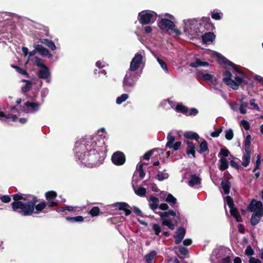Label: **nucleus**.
<instances>
[{
    "instance_id": "nucleus-42",
    "label": "nucleus",
    "mask_w": 263,
    "mask_h": 263,
    "mask_svg": "<svg viewBox=\"0 0 263 263\" xmlns=\"http://www.w3.org/2000/svg\"><path fill=\"white\" fill-rule=\"evenodd\" d=\"M32 61L33 62L34 64L37 66V67L42 68L44 66H46L43 63V60L37 57H34Z\"/></svg>"
},
{
    "instance_id": "nucleus-33",
    "label": "nucleus",
    "mask_w": 263,
    "mask_h": 263,
    "mask_svg": "<svg viewBox=\"0 0 263 263\" xmlns=\"http://www.w3.org/2000/svg\"><path fill=\"white\" fill-rule=\"evenodd\" d=\"M183 136L187 139L198 140L199 138V136L198 134L191 131L185 132Z\"/></svg>"
},
{
    "instance_id": "nucleus-48",
    "label": "nucleus",
    "mask_w": 263,
    "mask_h": 263,
    "mask_svg": "<svg viewBox=\"0 0 263 263\" xmlns=\"http://www.w3.org/2000/svg\"><path fill=\"white\" fill-rule=\"evenodd\" d=\"M135 192L137 195L142 197L145 195L146 190L144 187H139L136 190H135Z\"/></svg>"
},
{
    "instance_id": "nucleus-59",
    "label": "nucleus",
    "mask_w": 263,
    "mask_h": 263,
    "mask_svg": "<svg viewBox=\"0 0 263 263\" xmlns=\"http://www.w3.org/2000/svg\"><path fill=\"white\" fill-rule=\"evenodd\" d=\"M26 81V84L25 85H24L22 88V90L23 92H26L27 91H28L29 90H30V88L31 87V83L29 81Z\"/></svg>"
},
{
    "instance_id": "nucleus-18",
    "label": "nucleus",
    "mask_w": 263,
    "mask_h": 263,
    "mask_svg": "<svg viewBox=\"0 0 263 263\" xmlns=\"http://www.w3.org/2000/svg\"><path fill=\"white\" fill-rule=\"evenodd\" d=\"M242 83H247V82H245V80H243L242 78H240L238 76L235 77V80H232L230 87L234 90H237L239 86Z\"/></svg>"
},
{
    "instance_id": "nucleus-19",
    "label": "nucleus",
    "mask_w": 263,
    "mask_h": 263,
    "mask_svg": "<svg viewBox=\"0 0 263 263\" xmlns=\"http://www.w3.org/2000/svg\"><path fill=\"white\" fill-rule=\"evenodd\" d=\"M198 75L202 78L205 81H210L213 84L216 83V78L211 74L204 73L203 72L199 71L198 72Z\"/></svg>"
},
{
    "instance_id": "nucleus-56",
    "label": "nucleus",
    "mask_w": 263,
    "mask_h": 263,
    "mask_svg": "<svg viewBox=\"0 0 263 263\" xmlns=\"http://www.w3.org/2000/svg\"><path fill=\"white\" fill-rule=\"evenodd\" d=\"M230 155L229 151L226 148H222L220 149L219 155H221L224 157H227Z\"/></svg>"
},
{
    "instance_id": "nucleus-20",
    "label": "nucleus",
    "mask_w": 263,
    "mask_h": 263,
    "mask_svg": "<svg viewBox=\"0 0 263 263\" xmlns=\"http://www.w3.org/2000/svg\"><path fill=\"white\" fill-rule=\"evenodd\" d=\"M263 216V213L259 212H254L251 218V223L252 226H256L260 221Z\"/></svg>"
},
{
    "instance_id": "nucleus-7",
    "label": "nucleus",
    "mask_w": 263,
    "mask_h": 263,
    "mask_svg": "<svg viewBox=\"0 0 263 263\" xmlns=\"http://www.w3.org/2000/svg\"><path fill=\"white\" fill-rule=\"evenodd\" d=\"M88 144L87 146L83 144H79V145H77L75 147L76 156L82 164V161H84V160L88 159V155H87V152H88Z\"/></svg>"
},
{
    "instance_id": "nucleus-1",
    "label": "nucleus",
    "mask_w": 263,
    "mask_h": 263,
    "mask_svg": "<svg viewBox=\"0 0 263 263\" xmlns=\"http://www.w3.org/2000/svg\"><path fill=\"white\" fill-rule=\"evenodd\" d=\"M97 146V142L95 141L92 142V144L89 146L92 147V149L88 150V152H87L88 155V159L84 160V161H82V164L86 166L89 167H92L96 166L98 164H100L99 162V158H100L99 153L95 148Z\"/></svg>"
},
{
    "instance_id": "nucleus-4",
    "label": "nucleus",
    "mask_w": 263,
    "mask_h": 263,
    "mask_svg": "<svg viewBox=\"0 0 263 263\" xmlns=\"http://www.w3.org/2000/svg\"><path fill=\"white\" fill-rule=\"evenodd\" d=\"M157 13L151 10H143L138 13V21L142 25L153 23L157 18Z\"/></svg>"
},
{
    "instance_id": "nucleus-5",
    "label": "nucleus",
    "mask_w": 263,
    "mask_h": 263,
    "mask_svg": "<svg viewBox=\"0 0 263 263\" xmlns=\"http://www.w3.org/2000/svg\"><path fill=\"white\" fill-rule=\"evenodd\" d=\"M137 79V75L136 72L131 71L127 72L123 81V87L124 90L127 92L130 91L132 88L135 86Z\"/></svg>"
},
{
    "instance_id": "nucleus-43",
    "label": "nucleus",
    "mask_w": 263,
    "mask_h": 263,
    "mask_svg": "<svg viewBox=\"0 0 263 263\" xmlns=\"http://www.w3.org/2000/svg\"><path fill=\"white\" fill-rule=\"evenodd\" d=\"M165 200L170 204H175L177 203V199L170 193L167 194Z\"/></svg>"
},
{
    "instance_id": "nucleus-27",
    "label": "nucleus",
    "mask_w": 263,
    "mask_h": 263,
    "mask_svg": "<svg viewBox=\"0 0 263 263\" xmlns=\"http://www.w3.org/2000/svg\"><path fill=\"white\" fill-rule=\"evenodd\" d=\"M187 145L186 148V154L187 155H192L194 158H195V144L191 141H184Z\"/></svg>"
},
{
    "instance_id": "nucleus-26",
    "label": "nucleus",
    "mask_w": 263,
    "mask_h": 263,
    "mask_svg": "<svg viewBox=\"0 0 263 263\" xmlns=\"http://www.w3.org/2000/svg\"><path fill=\"white\" fill-rule=\"evenodd\" d=\"M245 154L242 156L243 162L241 163V165L244 167H247L249 165L250 162V158L251 155V150H245Z\"/></svg>"
},
{
    "instance_id": "nucleus-40",
    "label": "nucleus",
    "mask_w": 263,
    "mask_h": 263,
    "mask_svg": "<svg viewBox=\"0 0 263 263\" xmlns=\"http://www.w3.org/2000/svg\"><path fill=\"white\" fill-rule=\"evenodd\" d=\"M66 220L67 221L73 223V222H81L84 221V218L82 216H78L76 217H66Z\"/></svg>"
},
{
    "instance_id": "nucleus-62",
    "label": "nucleus",
    "mask_w": 263,
    "mask_h": 263,
    "mask_svg": "<svg viewBox=\"0 0 263 263\" xmlns=\"http://www.w3.org/2000/svg\"><path fill=\"white\" fill-rule=\"evenodd\" d=\"M1 200L4 203H9L11 201V197L9 195H3L0 197Z\"/></svg>"
},
{
    "instance_id": "nucleus-21",
    "label": "nucleus",
    "mask_w": 263,
    "mask_h": 263,
    "mask_svg": "<svg viewBox=\"0 0 263 263\" xmlns=\"http://www.w3.org/2000/svg\"><path fill=\"white\" fill-rule=\"evenodd\" d=\"M216 36L212 32H209L204 33L202 36V40L204 43H208L209 42H212L215 39Z\"/></svg>"
},
{
    "instance_id": "nucleus-12",
    "label": "nucleus",
    "mask_w": 263,
    "mask_h": 263,
    "mask_svg": "<svg viewBox=\"0 0 263 263\" xmlns=\"http://www.w3.org/2000/svg\"><path fill=\"white\" fill-rule=\"evenodd\" d=\"M167 142L166 144V147L169 148H173L174 151H177L181 145V142L177 141L174 143L175 141V137L172 135V133L170 132L167 136Z\"/></svg>"
},
{
    "instance_id": "nucleus-28",
    "label": "nucleus",
    "mask_w": 263,
    "mask_h": 263,
    "mask_svg": "<svg viewBox=\"0 0 263 263\" xmlns=\"http://www.w3.org/2000/svg\"><path fill=\"white\" fill-rule=\"evenodd\" d=\"M221 185L224 193L226 195H228L230 193L231 182L229 180H222L221 182Z\"/></svg>"
},
{
    "instance_id": "nucleus-64",
    "label": "nucleus",
    "mask_w": 263,
    "mask_h": 263,
    "mask_svg": "<svg viewBox=\"0 0 263 263\" xmlns=\"http://www.w3.org/2000/svg\"><path fill=\"white\" fill-rule=\"evenodd\" d=\"M154 153V150L152 149V150H150L149 151H148L147 152H146L143 156V159L144 160H149L151 158V157L152 156V154H153Z\"/></svg>"
},
{
    "instance_id": "nucleus-24",
    "label": "nucleus",
    "mask_w": 263,
    "mask_h": 263,
    "mask_svg": "<svg viewBox=\"0 0 263 263\" xmlns=\"http://www.w3.org/2000/svg\"><path fill=\"white\" fill-rule=\"evenodd\" d=\"M37 52L41 55L48 56L49 58L52 57V55L50 53L48 49L45 48L41 45H36Z\"/></svg>"
},
{
    "instance_id": "nucleus-63",
    "label": "nucleus",
    "mask_w": 263,
    "mask_h": 263,
    "mask_svg": "<svg viewBox=\"0 0 263 263\" xmlns=\"http://www.w3.org/2000/svg\"><path fill=\"white\" fill-rule=\"evenodd\" d=\"M179 251L180 254H181L182 255H186L189 254L188 249L184 247H182V246L180 247L179 248Z\"/></svg>"
},
{
    "instance_id": "nucleus-50",
    "label": "nucleus",
    "mask_w": 263,
    "mask_h": 263,
    "mask_svg": "<svg viewBox=\"0 0 263 263\" xmlns=\"http://www.w3.org/2000/svg\"><path fill=\"white\" fill-rule=\"evenodd\" d=\"M157 179L159 181H162L164 179H166L168 177L167 173H163L161 172H159L157 175Z\"/></svg>"
},
{
    "instance_id": "nucleus-52",
    "label": "nucleus",
    "mask_w": 263,
    "mask_h": 263,
    "mask_svg": "<svg viewBox=\"0 0 263 263\" xmlns=\"http://www.w3.org/2000/svg\"><path fill=\"white\" fill-rule=\"evenodd\" d=\"M260 164H261V155H260V154H258L257 156V160L255 162V168L253 169V172H255L257 170L259 169Z\"/></svg>"
},
{
    "instance_id": "nucleus-23",
    "label": "nucleus",
    "mask_w": 263,
    "mask_h": 263,
    "mask_svg": "<svg viewBox=\"0 0 263 263\" xmlns=\"http://www.w3.org/2000/svg\"><path fill=\"white\" fill-rule=\"evenodd\" d=\"M38 76L40 78L45 79L48 78L50 76L49 69L46 66L41 68L39 70Z\"/></svg>"
},
{
    "instance_id": "nucleus-34",
    "label": "nucleus",
    "mask_w": 263,
    "mask_h": 263,
    "mask_svg": "<svg viewBox=\"0 0 263 263\" xmlns=\"http://www.w3.org/2000/svg\"><path fill=\"white\" fill-rule=\"evenodd\" d=\"M208 151V142L205 139H202L201 143L199 144V149L198 152L202 154Z\"/></svg>"
},
{
    "instance_id": "nucleus-8",
    "label": "nucleus",
    "mask_w": 263,
    "mask_h": 263,
    "mask_svg": "<svg viewBox=\"0 0 263 263\" xmlns=\"http://www.w3.org/2000/svg\"><path fill=\"white\" fill-rule=\"evenodd\" d=\"M37 201V197L35 196H32L31 200H27L26 202L25 209L23 211L24 212V216H30L33 214L34 208H35V204H36Z\"/></svg>"
},
{
    "instance_id": "nucleus-53",
    "label": "nucleus",
    "mask_w": 263,
    "mask_h": 263,
    "mask_svg": "<svg viewBox=\"0 0 263 263\" xmlns=\"http://www.w3.org/2000/svg\"><path fill=\"white\" fill-rule=\"evenodd\" d=\"M226 200L228 206L229 207V208H233V206H234L233 199L231 196H226Z\"/></svg>"
},
{
    "instance_id": "nucleus-54",
    "label": "nucleus",
    "mask_w": 263,
    "mask_h": 263,
    "mask_svg": "<svg viewBox=\"0 0 263 263\" xmlns=\"http://www.w3.org/2000/svg\"><path fill=\"white\" fill-rule=\"evenodd\" d=\"M222 13L215 12L214 11L211 15V17L213 19L215 20H220L221 18Z\"/></svg>"
},
{
    "instance_id": "nucleus-25",
    "label": "nucleus",
    "mask_w": 263,
    "mask_h": 263,
    "mask_svg": "<svg viewBox=\"0 0 263 263\" xmlns=\"http://www.w3.org/2000/svg\"><path fill=\"white\" fill-rule=\"evenodd\" d=\"M24 105L27 108H31L29 112H34L39 110L40 104L37 103L27 101L24 103Z\"/></svg>"
},
{
    "instance_id": "nucleus-15",
    "label": "nucleus",
    "mask_w": 263,
    "mask_h": 263,
    "mask_svg": "<svg viewBox=\"0 0 263 263\" xmlns=\"http://www.w3.org/2000/svg\"><path fill=\"white\" fill-rule=\"evenodd\" d=\"M232 74L230 69L227 67L224 68L223 72V82L228 86H230L232 79Z\"/></svg>"
},
{
    "instance_id": "nucleus-10",
    "label": "nucleus",
    "mask_w": 263,
    "mask_h": 263,
    "mask_svg": "<svg viewBox=\"0 0 263 263\" xmlns=\"http://www.w3.org/2000/svg\"><path fill=\"white\" fill-rule=\"evenodd\" d=\"M111 161L112 163L116 165H122L125 162V155L122 152H116L112 154L111 156Z\"/></svg>"
},
{
    "instance_id": "nucleus-46",
    "label": "nucleus",
    "mask_w": 263,
    "mask_h": 263,
    "mask_svg": "<svg viewBox=\"0 0 263 263\" xmlns=\"http://www.w3.org/2000/svg\"><path fill=\"white\" fill-rule=\"evenodd\" d=\"M11 67L14 68L15 70L19 73L27 77L28 76V73L27 72L25 69L21 68L20 67L14 65H11Z\"/></svg>"
},
{
    "instance_id": "nucleus-61",
    "label": "nucleus",
    "mask_w": 263,
    "mask_h": 263,
    "mask_svg": "<svg viewBox=\"0 0 263 263\" xmlns=\"http://www.w3.org/2000/svg\"><path fill=\"white\" fill-rule=\"evenodd\" d=\"M241 125L242 126L244 129L247 130H249L250 128L249 122L245 120H242L241 121Z\"/></svg>"
},
{
    "instance_id": "nucleus-60",
    "label": "nucleus",
    "mask_w": 263,
    "mask_h": 263,
    "mask_svg": "<svg viewBox=\"0 0 263 263\" xmlns=\"http://www.w3.org/2000/svg\"><path fill=\"white\" fill-rule=\"evenodd\" d=\"M222 132V128L216 129L214 132L211 134V136L213 138L219 137L220 134Z\"/></svg>"
},
{
    "instance_id": "nucleus-55",
    "label": "nucleus",
    "mask_w": 263,
    "mask_h": 263,
    "mask_svg": "<svg viewBox=\"0 0 263 263\" xmlns=\"http://www.w3.org/2000/svg\"><path fill=\"white\" fill-rule=\"evenodd\" d=\"M254 254V251L251 246H248L245 250V254L248 256H252Z\"/></svg>"
},
{
    "instance_id": "nucleus-31",
    "label": "nucleus",
    "mask_w": 263,
    "mask_h": 263,
    "mask_svg": "<svg viewBox=\"0 0 263 263\" xmlns=\"http://www.w3.org/2000/svg\"><path fill=\"white\" fill-rule=\"evenodd\" d=\"M230 212L232 216H233L237 222L242 221V218L240 215L239 212L237 209L233 206V208H230Z\"/></svg>"
},
{
    "instance_id": "nucleus-41",
    "label": "nucleus",
    "mask_w": 263,
    "mask_h": 263,
    "mask_svg": "<svg viewBox=\"0 0 263 263\" xmlns=\"http://www.w3.org/2000/svg\"><path fill=\"white\" fill-rule=\"evenodd\" d=\"M157 253L155 251H153L145 256L146 263H152V261L156 256Z\"/></svg>"
},
{
    "instance_id": "nucleus-45",
    "label": "nucleus",
    "mask_w": 263,
    "mask_h": 263,
    "mask_svg": "<svg viewBox=\"0 0 263 263\" xmlns=\"http://www.w3.org/2000/svg\"><path fill=\"white\" fill-rule=\"evenodd\" d=\"M128 95L123 93L120 97H118L116 99V103L117 104H121L125 102L128 98Z\"/></svg>"
},
{
    "instance_id": "nucleus-38",
    "label": "nucleus",
    "mask_w": 263,
    "mask_h": 263,
    "mask_svg": "<svg viewBox=\"0 0 263 263\" xmlns=\"http://www.w3.org/2000/svg\"><path fill=\"white\" fill-rule=\"evenodd\" d=\"M220 164L219 166V169L221 171H223L229 167V163L227 159L225 158H221L219 160Z\"/></svg>"
},
{
    "instance_id": "nucleus-39",
    "label": "nucleus",
    "mask_w": 263,
    "mask_h": 263,
    "mask_svg": "<svg viewBox=\"0 0 263 263\" xmlns=\"http://www.w3.org/2000/svg\"><path fill=\"white\" fill-rule=\"evenodd\" d=\"M91 217H96L100 214H103V212L100 211V209L98 206H93L88 212Z\"/></svg>"
},
{
    "instance_id": "nucleus-29",
    "label": "nucleus",
    "mask_w": 263,
    "mask_h": 263,
    "mask_svg": "<svg viewBox=\"0 0 263 263\" xmlns=\"http://www.w3.org/2000/svg\"><path fill=\"white\" fill-rule=\"evenodd\" d=\"M150 200L152 202V203L149 204V207L150 208L153 210L154 212H156V210L157 209L159 208V200L158 198L154 197V196H151L149 197Z\"/></svg>"
},
{
    "instance_id": "nucleus-36",
    "label": "nucleus",
    "mask_w": 263,
    "mask_h": 263,
    "mask_svg": "<svg viewBox=\"0 0 263 263\" xmlns=\"http://www.w3.org/2000/svg\"><path fill=\"white\" fill-rule=\"evenodd\" d=\"M175 109L178 112H181L186 116L187 115L188 108L181 103L176 105Z\"/></svg>"
},
{
    "instance_id": "nucleus-51",
    "label": "nucleus",
    "mask_w": 263,
    "mask_h": 263,
    "mask_svg": "<svg viewBox=\"0 0 263 263\" xmlns=\"http://www.w3.org/2000/svg\"><path fill=\"white\" fill-rule=\"evenodd\" d=\"M234 137V133L232 129L226 131L225 137L228 140H231Z\"/></svg>"
},
{
    "instance_id": "nucleus-44",
    "label": "nucleus",
    "mask_w": 263,
    "mask_h": 263,
    "mask_svg": "<svg viewBox=\"0 0 263 263\" xmlns=\"http://www.w3.org/2000/svg\"><path fill=\"white\" fill-rule=\"evenodd\" d=\"M251 136L250 135H248L246 136V139L244 141V145H245V150H251L250 145H251Z\"/></svg>"
},
{
    "instance_id": "nucleus-32",
    "label": "nucleus",
    "mask_w": 263,
    "mask_h": 263,
    "mask_svg": "<svg viewBox=\"0 0 263 263\" xmlns=\"http://www.w3.org/2000/svg\"><path fill=\"white\" fill-rule=\"evenodd\" d=\"M40 42L47 46L52 50H54L56 49V46L52 40L43 39L40 40Z\"/></svg>"
},
{
    "instance_id": "nucleus-13",
    "label": "nucleus",
    "mask_w": 263,
    "mask_h": 263,
    "mask_svg": "<svg viewBox=\"0 0 263 263\" xmlns=\"http://www.w3.org/2000/svg\"><path fill=\"white\" fill-rule=\"evenodd\" d=\"M186 233V230L183 227H179L174 235L175 243L176 245L179 244L183 239Z\"/></svg>"
},
{
    "instance_id": "nucleus-30",
    "label": "nucleus",
    "mask_w": 263,
    "mask_h": 263,
    "mask_svg": "<svg viewBox=\"0 0 263 263\" xmlns=\"http://www.w3.org/2000/svg\"><path fill=\"white\" fill-rule=\"evenodd\" d=\"M190 66L193 68H196L199 66H208L209 64L207 62H203L199 59H196L195 61L190 63Z\"/></svg>"
},
{
    "instance_id": "nucleus-17",
    "label": "nucleus",
    "mask_w": 263,
    "mask_h": 263,
    "mask_svg": "<svg viewBox=\"0 0 263 263\" xmlns=\"http://www.w3.org/2000/svg\"><path fill=\"white\" fill-rule=\"evenodd\" d=\"M202 22L204 24V29L206 31H211L215 29V27L212 23L210 17H203L202 18Z\"/></svg>"
},
{
    "instance_id": "nucleus-14",
    "label": "nucleus",
    "mask_w": 263,
    "mask_h": 263,
    "mask_svg": "<svg viewBox=\"0 0 263 263\" xmlns=\"http://www.w3.org/2000/svg\"><path fill=\"white\" fill-rule=\"evenodd\" d=\"M114 206L118 207V209L120 211H124L125 216L129 215L132 212L128 208L130 205L126 202H117L114 204Z\"/></svg>"
},
{
    "instance_id": "nucleus-3",
    "label": "nucleus",
    "mask_w": 263,
    "mask_h": 263,
    "mask_svg": "<svg viewBox=\"0 0 263 263\" xmlns=\"http://www.w3.org/2000/svg\"><path fill=\"white\" fill-rule=\"evenodd\" d=\"M155 213L160 216V220L162 226H167L171 230L175 229V224L173 223L172 220L168 217L170 216H176V212L171 209L168 211L155 212Z\"/></svg>"
},
{
    "instance_id": "nucleus-49",
    "label": "nucleus",
    "mask_w": 263,
    "mask_h": 263,
    "mask_svg": "<svg viewBox=\"0 0 263 263\" xmlns=\"http://www.w3.org/2000/svg\"><path fill=\"white\" fill-rule=\"evenodd\" d=\"M157 61L160 65L161 68L167 73L168 72L166 63L159 58H157Z\"/></svg>"
},
{
    "instance_id": "nucleus-22",
    "label": "nucleus",
    "mask_w": 263,
    "mask_h": 263,
    "mask_svg": "<svg viewBox=\"0 0 263 263\" xmlns=\"http://www.w3.org/2000/svg\"><path fill=\"white\" fill-rule=\"evenodd\" d=\"M201 179L196 174H193L191 176L190 180L189 181L188 184L190 186L193 187L196 185L200 184Z\"/></svg>"
},
{
    "instance_id": "nucleus-37",
    "label": "nucleus",
    "mask_w": 263,
    "mask_h": 263,
    "mask_svg": "<svg viewBox=\"0 0 263 263\" xmlns=\"http://www.w3.org/2000/svg\"><path fill=\"white\" fill-rule=\"evenodd\" d=\"M57 196V193L54 191H50L45 193V197L47 201L54 200Z\"/></svg>"
},
{
    "instance_id": "nucleus-9",
    "label": "nucleus",
    "mask_w": 263,
    "mask_h": 263,
    "mask_svg": "<svg viewBox=\"0 0 263 263\" xmlns=\"http://www.w3.org/2000/svg\"><path fill=\"white\" fill-rule=\"evenodd\" d=\"M158 26L161 30L168 31L173 30L175 25L173 21L163 18L158 21Z\"/></svg>"
},
{
    "instance_id": "nucleus-57",
    "label": "nucleus",
    "mask_w": 263,
    "mask_h": 263,
    "mask_svg": "<svg viewBox=\"0 0 263 263\" xmlns=\"http://www.w3.org/2000/svg\"><path fill=\"white\" fill-rule=\"evenodd\" d=\"M143 163L140 164L139 165L138 169V172L139 173V177L142 179L143 178L145 175V173L143 168Z\"/></svg>"
},
{
    "instance_id": "nucleus-11",
    "label": "nucleus",
    "mask_w": 263,
    "mask_h": 263,
    "mask_svg": "<svg viewBox=\"0 0 263 263\" xmlns=\"http://www.w3.org/2000/svg\"><path fill=\"white\" fill-rule=\"evenodd\" d=\"M142 59L143 58L141 54L137 53L130 62V71L134 72L137 70L139 68L142 63Z\"/></svg>"
},
{
    "instance_id": "nucleus-6",
    "label": "nucleus",
    "mask_w": 263,
    "mask_h": 263,
    "mask_svg": "<svg viewBox=\"0 0 263 263\" xmlns=\"http://www.w3.org/2000/svg\"><path fill=\"white\" fill-rule=\"evenodd\" d=\"M214 55H215L217 58V62L218 64H224L225 65H229L231 66L238 73L241 74L242 75L245 74V73L239 69L238 66L236 65L235 64L226 58L220 53L215 51Z\"/></svg>"
},
{
    "instance_id": "nucleus-2",
    "label": "nucleus",
    "mask_w": 263,
    "mask_h": 263,
    "mask_svg": "<svg viewBox=\"0 0 263 263\" xmlns=\"http://www.w3.org/2000/svg\"><path fill=\"white\" fill-rule=\"evenodd\" d=\"M14 201L11 204L12 209L14 212L24 216L23 210L25 209L26 202L27 198L21 194H15L12 195Z\"/></svg>"
},
{
    "instance_id": "nucleus-35",
    "label": "nucleus",
    "mask_w": 263,
    "mask_h": 263,
    "mask_svg": "<svg viewBox=\"0 0 263 263\" xmlns=\"http://www.w3.org/2000/svg\"><path fill=\"white\" fill-rule=\"evenodd\" d=\"M46 207V201H42L38 204H35L33 214H38L45 209Z\"/></svg>"
},
{
    "instance_id": "nucleus-16",
    "label": "nucleus",
    "mask_w": 263,
    "mask_h": 263,
    "mask_svg": "<svg viewBox=\"0 0 263 263\" xmlns=\"http://www.w3.org/2000/svg\"><path fill=\"white\" fill-rule=\"evenodd\" d=\"M250 205L252 211H254V212H260V213H263L262 204L261 201L254 199L251 201Z\"/></svg>"
},
{
    "instance_id": "nucleus-58",
    "label": "nucleus",
    "mask_w": 263,
    "mask_h": 263,
    "mask_svg": "<svg viewBox=\"0 0 263 263\" xmlns=\"http://www.w3.org/2000/svg\"><path fill=\"white\" fill-rule=\"evenodd\" d=\"M46 206L48 208H51L53 206H57L59 205V203L57 201H54L53 200H50L49 201H47L46 202Z\"/></svg>"
},
{
    "instance_id": "nucleus-47",
    "label": "nucleus",
    "mask_w": 263,
    "mask_h": 263,
    "mask_svg": "<svg viewBox=\"0 0 263 263\" xmlns=\"http://www.w3.org/2000/svg\"><path fill=\"white\" fill-rule=\"evenodd\" d=\"M152 230L154 231L155 234L159 236L161 232L160 226L158 223H153L152 224Z\"/></svg>"
}]
</instances>
